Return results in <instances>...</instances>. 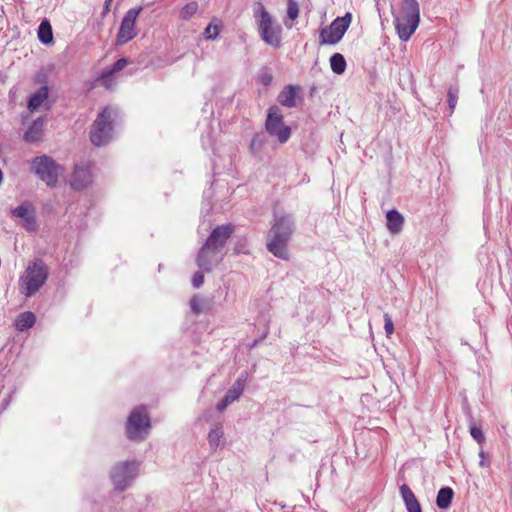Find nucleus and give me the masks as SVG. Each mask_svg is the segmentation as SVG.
Returning <instances> with one entry per match:
<instances>
[{"label": "nucleus", "mask_w": 512, "mask_h": 512, "mask_svg": "<svg viewBox=\"0 0 512 512\" xmlns=\"http://www.w3.org/2000/svg\"><path fill=\"white\" fill-rule=\"evenodd\" d=\"M293 231L294 221L290 215L276 217L268 234L267 250L279 259L288 260V242Z\"/></svg>", "instance_id": "f257e3e1"}, {"label": "nucleus", "mask_w": 512, "mask_h": 512, "mask_svg": "<svg viewBox=\"0 0 512 512\" xmlns=\"http://www.w3.org/2000/svg\"><path fill=\"white\" fill-rule=\"evenodd\" d=\"M49 270L42 259H34L29 263L19 278V290L26 297L35 295L46 283Z\"/></svg>", "instance_id": "f03ea898"}, {"label": "nucleus", "mask_w": 512, "mask_h": 512, "mask_svg": "<svg viewBox=\"0 0 512 512\" xmlns=\"http://www.w3.org/2000/svg\"><path fill=\"white\" fill-rule=\"evenodd\" d=\"M31 171L49 187H56L64 168L52 157L36 156L31 161Z\"/></svg>", "instance_id": "7ed1b4c3"}, {"label": "nucleus", "mask_w": 512, "mask_h": 512, "mask_svg": "<svg viewBox=\"0 0 512 512\" xmlns=\"http://www.w3.org/2000/svg\"><path fill=\"white\" fill-rule=\"evenodd\" d=\"M258 8L260 10V21L258 25L260 37L273 50H279L283 46V28L260 3H258Z\"/></svg>", "instance_id": "20e7f679"}, {"label": "nucleus", "mask_w": 512, "mask_h": 512, "mask_svg": "<svg viewBox=\"0 0 512 512\" xmlns=\"http://www.w3.org/2000/svg\"><path fill=\"white\" fill-rule=\"evenodd\" d=\"M151 428L150 418L144 406L132 410L126 422L127 438L140 442L146 439Z\"/></svg>", "instance_id": "39448f33"}, {"label": "nucleus", "mask_w": 512, "mask_h": 512, "mask_svg": "<svg viewBox=\"0 0 512 512\" xmlns=\"http://www.w3.org/2000/svg\"><path fill=\"white\" fill-rule=\"evenodd\" d=\"M113 110L104 108L94 120L90 130V140L95 146L107 144L112 138Z\"/></svg>", "instance_id": "423d86ee"}, {"label": "nucleus", "mask_w": 512, "mask_h": 512, "mask_svg": "<svg viewBox=\"0 0 512 512\" xmlns=\"http://www.w3.org/2000/svg\"><path fill=\"white\" fill-rule=\"evenodd\" d=\"M352 21V14L347 12L342 17L335 18L331 24L320 30L319 42L321 45H335L343 38Z\"/></svg>", "instance_id": "0eeeda50"}, {"label": "nucleus", "mask_w": 512, "mask_h": 512, "mask_svg": "<svg viewBox=\"0 0 512 512\" xmlns=\"http://www.w3.org/2000/svg\"><path fill=\"white\" fill-rule=\"evenodd\" d=\"M265 129L271 137L277 138L281 144H285L291 137V128L285 125L281 110L276 105L268 109Z\"/></svg>", "instance_id": "6e6552de"}, {"label": "nucleus", "mask_w": 512, "mask_h": 512, "mask_svg": "<svg viewBox=\"0 0 512 512\" xmlns=\"http://www.w3.org/2000/svg\"><path fill=\"white\" fill-rule=\"evenodd\" d=\"M139 464L136 461H125L116 464L110 473L111 480L118 491H124L135 480Z\"/></svg>", "instance_id": "1a4fd4ad"}, {"label": "nucleus", "mask_w": 512, "mask_h": 512, "mask_svg": "<svg viewBox=\"0 0 512 512\" xmlns=\"http://www.w3.org/2000/svg\"><path fill=\"white\" fill-rule=\"evenodd\" d=\"M141 11L142 7L139 6L133 7L125 13L117 33V45H124L137 35L135 32V22Z\"/></svg>", "instance_id": "9d476101"}, {"label": "nucleus", "mask_w": 512, "mask_h": 512, "mask_svg": "<svg viewBox=\"0 0 512 512\" xmlns=\"http://www.w3.org/2000/svg\"><path fill=\"white\" fill-rule=\"evenodd\" d=\"M234 226L232 224H222L215 227L210 233L209 237L202 245L214 252H219L225 247L227 240L232 236Z\"/></svg>", "instance_id": "9b49d317"}, {"label": "nucleus", "mask_w": 512, "mask_h": 512, "mask_svg": "<svg viewBox=\"0 0 512 512\" xmlns=\"http://www.w3.org/2000/svg\"><path fill=\"white\" fill-rule=\"evenodd\" d=\"M219 252H214L209 248L201 246L196 257V264L199 269L209 273L222 261V256Z\"/></svg>", "instance_id": "f8f14e48"}, {"label": "nucleus", "mask_w": 512, "mask_h": 512, "mask_svg": "<svg viewBox=\"0 0 512 512\" xmlns=\"http://www.w3.org/2000/svg\"><path fill=\"white\" fill-rule=\"evenodd\" d=\"M245 381L246 377L244 374H241V376L234 382L232 387L226 392L222 400L218 402L216 406L218 412L222 413L230 404H232L240 397L244 390Z\"/></svg>", "instance_id": "ddd939ff"}, {"label": "nucleus", "mask_w": 512, "mask_h": 512, "mask_svg": "<svg viewBox=\"0 0 512 512\" xmlns=\"http://www.w3.org/2000/svg\"><path fill=\"white\" fill-rule=\"evenodd\" d=\"M92 182V174L88 166L76 165L71 175L70 185L76 191L85 189Z\"/></svg>", "instance_id": "4468645a"}, {"label": "nucleus", "mask_w": 512, "mask_h": 512, "mask_svg": "<svg viewBox=\"0 0 512 512\" xmlns=\"http://www.w3.org/2000/svg\"><path fill=\"white\" fill-rule=\"evenodd\" d=\"M395 28L402 41H408L419 24H413V19L402 14L394 17Z\"/></svg>", "instance_id": "2eb2a0df"}, {"label": "nucleus", "mask_w": 512, "mask_h": 512, "mask_svg": "<svg viewBox=\"0 0 512 512\" xmlns=\"http://www.w3.org/2000/svg\"><path fill=\"white\" fill-rule=\"evenodd\" d=\"M300 87L289 84L284 86L277 96V101L284 107L294 108L297 106V94Z\"/></svg>", "instance_id": "dca6fc26"}, {"label": "nucleus", "mask_w": 512, "mask_h": 512, "mask_svg": "<svg viewBox=\"0 0 512 512\" xmlns=\"http://www.w3.org/2000/svg\"><path fill=\"white\" fill-rule=\"evenodd\" d=\"M400 494L408 512H422L419 501L407 484L400 487Z\"/></svg>", "instance_id": "f3484780"}, {"label": "nucleus", "mask_w": 512, "mask_h": 512, "mask_svg": "<svg viewBox=\"0 0 512 512\" xmlns=\"http://www.w3.org/2000/svg\"><path fill=\"white\" fill-rule=\"evenodd\" d=\"M44 121L42 118H37L28 127L23 135V139L30 144L39 141L43 135Z\"/></svg>", "instance_id": "a211bd4d"}, {"label": "nucleus", "mask_w": 512, "mask_h": 512, "mask_svg": "<svg viewBox=\"0 0 512 512\" xmlns=\"http://www.w3.org/2000/svg\"><path fill=\"white\" fill-rule=\"evenodd\" d=\"M400 14L413 19V24L420 22V7L417 0H403Z\"/></svg>", "instance_id": "6ab92c4d"}, {"label": "nucleus", "mask_w": 512, "mask_h": 512, "mask_svg": "<svg viewBox=\"0 0 512 512\" xmlns=\"http://www.w3.org/2000/svg\"><path fill=\"white\" fill-rule=\"evenodd\" d=\"M387 229L391 234H398L404 224L403 216L395 209H391L386 214Z\"/></svg>", "instance_id": "aec40b11"}, {"label": "nucleus", "mask_w": 512, "mask_h": 512, "mask_svg": "<svg viewBox=\"0 0 512 512\" xmlns=\"http://www.w3.org/2000/svg\"><path fill=\"white\" fill-rule=\"evenodd\" d=\"M49 89L46 85L41 86L35 93H33L27 102V108L30 111H35L41 104L48 98Z\"/></svg>", "instance_id": "412c9836"}, {"label": "nucleus", "mask_w": 512, "mask_h": 512, "mask_svg": "<svg viewBox=\"0 0 512 512\" xmlns=\"http://www.w3.org/2000/svg\"><path fill=\"white\" fill-rule=\"evenodd\" d=\"M128 64V59L122 57L118 59L109 69H106L102 72L100 79L102 80L104 86L106 88H110V78L114 73H117L123 70Z\"/></svg>", "instance_id": "4be33fe9"}, {"label": "nucleus", "mask_w": 512, "mask_h": 512, "mask_svg": "<svg viewBox=\"0 0 512 512\" xmlns=\"http://www.w3.org/2000/svg\"><path fill=\"white\" fill-rule=\"evenodd\" d=\"M36 322V316L33 312H30V311H26V312H22L20 313L15 321H14V325L16 327V329L18 331H25L29 328H31Z\"/></svg>", "instance_id": "5701e85b"}, {"label": "nucleus", "mask_w": 512, "mask_h": 512, "mask_svg": "<svg viewBox=\"0 0 512 512\" xmlns=\"http://www.w3.org/2000/svg\"><path fill=\"white\" fill-rule=\"evenodd\" d=\"M454 497V491L450 487H442L436 497V505L441 510H446L451 506Z\"/></svg>", "instance_id": "b1692460"}, {"label": "nucleus", "mask_w": 512, "mask_h": 512, "mask_svg": "<svg viewBox=\"0 0 512 512\" xmlns=\"http://www.w3.org/2000/svg\"><path fill=\"white\" fill-rule=\"evenodd\" d=\"M37 34L39 41L44 45H50L54 42L52 26L47 19L42 20L39 24Z\"/></svg>", "instance_id": "393cba45"}, {"label": "nucleus", "mask_w": 512, "mask_h": 512, "mask_svg": "<svg viewBox=\"0 0 512 512\" xmlns=\"http://www.w3.org/2000/svg\"><path fill=\"white\" fill-rule=\"evenodd\" d=\"M224 432L222 426L217 424L208 434V442L211 449L216 450L222 443Z\"/></svg>", "instance_id": "a878e982"}, {"label": "nucleus", "mask_w": 512, "mask_h": 512, "mask_svg": "<svg viewBox=\"0 0 512 512\" xmlns=\"http://www.w3.org/2000/svg\"><path fill=\"white\" fill-rule=\"evenodd\" d=\"M346 66V60L342 54L334 53L330 57V67L335 74H343L346 70Z\"/></svg>", "instance_id": "bb28decb"}, {"label": "nucleus", "mask_w": 512, "mask_h": 512, "mask_svg": "<svg viewBox=\"0 0 512 512\" xmlns=\"http://www.w3.org/2000/svg\"><path fill=\"white\" fill-rule=\"evenodd\" d=\"M222 28L221 20L213 18L210 24L205 28L203 37L207 40H214L218 37Z\"/></svg>", "instance_id": "cd10ccee"}, {"label": "nucleus", "mask_w": 512, "mask_h": 512, "mask_svg": "<svg viewBox=\"0 0 512 512\" xmlns=\"http://www.w3.org/2000/svg\"><path fill=\"white\" fill-rule=\"evenodd\" d=\"M30 204L27 202H24L17 206L13 211L12 215L21 219H24L27 223L35 224L34 216L30 215L28 213Z\"/></svg>", "instance_id": "c85d7f7f"}, {"label": "nucleus", "mask_w": 512, "mask_h": 512, "mask_svg": "<svg viewBox=\"0 0 512 512\" xmlns=\"http://www.w3.org/2000/svg\"><path fill=\"white\" fill-rule=\"evenodd\" d=\"M210 302L206 298L194 296L190 300V308L193 313L200 314L201 312L208 310Z\"/></svg>", "instance_id": "c756f323"}, {"label": "nucleus", "mask_w": 512, "mask_h": 512, "mask_svg": "<svg viewBox=\"0 0 512 512\" xmlns=\"http://www.w3.org/2000/svg\"><path fill=\"white\" fill-rule=\"evenodd\" d=\"M459 94L458 85H450L447 90V102L450 110V115L454 112V109L457 105Z\"/></svg>", "instance_id": "7c9ffc66"}, {"label": "nucleus", "mask_w": 512, "mask_h": 512, "mask_svg": "<svg viewBox=\"0 0 512 512\" xmlns=\"http://www.w3.org/2000/svg\"><path fill=\"white\" fill-rule=\"evenodd\" d=\"M198 10V3L195 1L187 3L179 13V16L182 20H189L192 16L196 14Z\"/></svg>", "instance_id": "2f4dec72"}, {"label": "nucleus", "mask_w": 512, "mask_h": 512, "mask_svg": "<svg viewBox=\"0 0 512 512\" xmlns=\"http://www.w3.org/2000/svg\"><path fill=\"white\" fill-rule=\"evenodd\" d=\"M470 435L472 438L477 441V443L482 444L485 442V435L480 426L476 425L475 422H471L469 427Z\"/></svg>", "instance_id": "473e14b6"}, {"label": "nucleus", "mask_w": 512, "mask_h": 512, "mask_svg": "<svg viewBox=\"0 0 512 512\" xmlns=\"http://www.w3.org/2000/svg\"><path fill=\"white\" fill-rule=\"evenodd\" d=\"M299 15V6L295 0H288L287 3V16L290 20L294 21Z\"/></svg>", "instance_id": "72a5a7b5"}, {"label": "nucleus", "mask_w": 512, "mask_h": 512, "mask_svg": "<svg viewBox=\"0 0 512 512\" xmlns=\"http://www.w3.org/2000/svg\"><path fill=\"white\" fill-rule=\"evenodd\" d=\"M204 273L203 270L196 271L192 276V285L194 288H199L204 282Z\"/></svg>", "instance_id": "f704fd0d"}, {"label": "nucleus", "mask_w": 512, "mask_h": 512, "mask_svg": "<svg viewBox=\"0 0 512 512\" xmlns=\"http://www.w3.org/2000/svg\"><path fill=\"white\" fill-rule=\"evenodd\" d=\"M384 329L388 337L394 332V324L391 316L388 313L384 314Z\"/></svg>", "instance_id": "c9c22d12"}, {"label": "nucleus", "mask_w": 512, "mask_h": 512, "mask_svg": "<svg viewBox=\"0 0 512 512\" xmlns=\"http://www.w3.org/2000/svg\"><path fill=\"white\" fill-rule=\"evenodd\" d=\"M234 252L236 254H247L248 253L247 241L245 239L239 240L234 247Z\"/></svg>", "instance_id": "e433bc0d"}, {"label": "nucleus", "mask_w": 512, "mask_h": 512, "mask_svg": "<svg viewBox=\"0 0 512 512\" xmlns=\"http://www.w3.org/2000/svg\"><path fill=\"white\" fill-rule=\"evenodd\" d=\"M260 81L264 86H269L273 81V75L267 70H263L260 75Z\"/></svg>", "instance_id": "4c0bfd02"}, {"label": "nucleus", "mask_w": 512, "mask_h": 512, "mask_svg": "<svg viewBox=\"0 0 512 512\" xmlns=\"http://www.w3.org/2000/svg\"><path fill=\"white\" fill-rule=\"evenodd\" d=\"M113 0H105L103 11L101 13V18L103 19L109 12H110V6Z\"/></svg>", "instance_id": "58836bf2"}, {"label": "nucleus", "mask_w": 512, "mask_h": 512, "mask_svg": "<svg viewBox=\"0 0 512 512\" xmlns=\"http://www.w3.org/2000/svg\"><path fill=\"white\" fill-rule=\"evenodd\" d=\"M479 456L481 457V461H480V466L484 467L486 466V462H485V452L483 450H481L479 452Z\"/></svg>", "instance_id": "ea45409f"}, {"label": "nucleus", "mask_w": 512, "mask_h": 512, "mask_svg": "<svg viewBox=\"0 0 512 512\" xmlns=\"http://www.w3.org/2000/svg\"><path fill=\"white\" fill-rule=\"evenodd\" d=\"M255 143H256V137H253V138L251 139V143H250V148H251V149H253V148H254Z\"/></svg>", "instance_id": "a19ab883"}]
</instances>
